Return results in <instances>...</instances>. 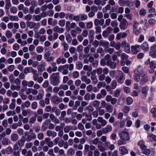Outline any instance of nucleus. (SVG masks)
<instances>
[{"mask_svg": "<svg viewBox=\"0 0 156 156\" xmlns=\"http://www.w3.org/2000/svg\"><path fill=\"white\" fill-rule=\"evenodd\" d=\"M59 73H53L50 77L51 83L54 86L58 85L60 83Z\"/></svg>", "mask_w": 156, "mask_h": 156, "instance_id": "obj_1", "label": "nucleus"}, {"mask_svg": "<svg viewBox=\"0 0 156 156\" xmlns=\"http://www.w3.org/2000/svg\"><path fill=\"white\" fill-rule=\"evenodd\" d=\"M124 77V76L123 73L120 71H118L116 78L119 83L122 84L123 83Z\"/></svg>", "mask_w": 156, "mask_h": 156, "instance_id": "obj_2", "label": "nucleus"}, {"mask_svg": "<svg viewBox=\"0 0 156 156\" xmlns=\"http://www.w3.org/2000/svg\"><path fill=\"white\" fill-rule=\"evenodd\" d=\"M119 135L121 139L126 141H128L130 139L128 133L126 131H122Z\"/></svg>", "mask_w": 156, "mask_h": 156, "instance_id": "obj_3", "label": "nucleus"}, {"mask_svg": "<svg viewBox=\"0 0 156 156\" xmlns=\"http://www.w3.org/2000/svg\"><path fill=\"white\" fill-rule=\"evenodd\" d=\"M51 100L54 104H58L62 101V98H60L56 95H54L52 97Z\"/></svg>", "mask_w": 156, "mask_h": 156, "instance_id": "obj_4", "label": "nucleus"}, {"mask_svg": "<svg viewBox=\"0 0 156 156\" xmlns=\"http://www.w3.org/2000/svg\"><path fill=\"white\" fill-rule=\"evenodd\" d=\"M128 22L126 20H124L120 22L119 27L121 29L126 30L127 27Z\"/></svg>", "mask_w": 156, "mask_h": 156, "instance_id": "obj_5", "label": "nucleus"}, {"mask_svg": "<svg viewBox=\"0 0 156 156\" xmlns=\"http://www.w3.org/2000/svg\"><path fill=\"white\" fill-rule=\"evenodd\" d=\"M106 65L109 66L112 69H115L116 66V63L114 62H112L111 60L106 62Z\"/></svg>", "mask_w": 156, "mask_h": 156, "instance_id": "obj_6", "label": "nucleus"}, {"mask_svg": "<svg viewBox=\"0 0 156 156\" xmlns=\"http://www.w3.org/2000/svg\"><path fill=\"white\" fill-rule=\"evenodd\" d=\"M140 46L136 44L135 46H133L131 47V51L133 54H136L138 52H139V50L137 49H139L140 48Z\"/></svg>", "mask_w": 156, "mask_h": 156, "instance_id": "obj_7", "label": "nucleus"}, {"mask_svg": "<svg viewBox=\"0 0 156 156\" xmlns=\"http://www.w3.org/2000/svg\"><path fill=\"white\" fill-rule=\"evenodd\" d=\"M112 130V126L110 125H108L105 128L102 129V131L104 133H107L110 132Z\"/></svg>", "mask_w": 156, "mask_h": 156, "instance_id": "obj_8", "label": "nucleus"}, {"mask_svg": "<svg viewBox=\"0 0 156 156\" xmlns=\"http://www.w3.org/2000/svg\"><path fill=\"white\" fill-rule=\"evenodd\" d=\"M53 31L56 33L61 34L64 31V29L62 27H59L58 26H56L53 28Z\"/></svg>", "mask_w": 156, "mask_h": 156, "instance_id": "obj_9", "label": "nucleus"}, {"mask_svg": "<svg viewBox=\"0 0 156 156\" xmlns=\"http://www.w3.org/2000/svg\"><path fill=\"white\" fill-rule=\"evenodd\" d=\"M98 121L99 122L101 123V125L102 126H105L107 124V121L103 119L101 117H99L98 118Z\"/></svg>", "mask_w": 156, "mask_h": 156, "instance_id": "obj_10", "label": "nucleus"}, {"mask_svg": "<svg viewBox=\"0 0 156 156\" xmlns=\"http://www.w3.org/2000/svg\"><path fill=\"white\" fill-rule=\"evenodd\" d=\"M135 74L141 75L143 74V69L142 67L139 66L138 68L134 70Z\"/></svg>", "mask_w": 156, "mask_h": 156, "instance_id": "obj_11", "label": "nucleus"}, {"mask_svg": "<svg viewBox=\"0 0 156 156\" xmlns=\"http://www.w3.org/2000/svg\"><path fill=\"white\" fill-rule=\"evenodd\" d=\"M122 46L125 45L124 49L126 52L129 53L130 51V47L129 44L126 43L125 42H123L122 43Z\"/></svg>", "mask_w": 156, "mask_h": 156, "instance_id": "obj_12", "label": "nucleus"}, {"mask_svg": "<svg viewBox=\"0 0 156 156\" xmlns=\"http://www.w3.org/2000/svg\"><path fill=\"white\" fill-rule=\"evenodd\" d=\"M89 36L90 43H91L94 40V31L93 30H90L89 31Z\"/></svg>", "mask_w": 156, "mask_h": 156, "instance_id": "obj_13", "label": "nucleus"}, {"mask_svg": "<svg viewBox=\"0 0 156 156\" xmlns=\"http://www.w3.org/2000/svg\"><path fill=\"white\" fill-rule=\"evenodd\" d=\"M140 47L143 50L145 51H148L149 50V46L147 43L146 42H144L140 46Z\"/></svg>", "mask_w": 156, "mask_h": 156, "instance_id": "obj_14", "label": "nucleus"}, {"mask_svg": "<svg viewBox=\"0 0 156 156\" xmlns=\"http://www.w3.org/2000/svg\"><path fill=\"white\" fill-rule=\"evenodd\" d=\"M109 43L107 41H104L103 40H101L100 41V46H103L105 48H108L109 47Z\"/></svg>", "mask_w": 156, "mask_h": 156, "instance_id": "obj_15", "label": "nucleus"}, {"mask_svg": "<svg viewBox=\"0 0 156 156\" xmlns=\"http://www.w3.org/2000/svg\"><path fill=\"white\" fill-rule=\"evenodd\" d=\"M50 121L49 120H45V121L43 122L42 128L43 131L46 130L48 128V124Z\"/></svg>", "mask_w": 156, "mask_h": 156, "instance_id": "obj_16", "label": "nucleus"}, {"mask_svg": "<svg viewBox=\"0 0 156 156\" xmlns=\"http://www.w3.org/2000/svg\"><path fill=\"white\" fill-rule=\"evenodd\" d=\"M46 134L48 137L52 136L55 137L57 135V133L56 132L50 130H48L47 131Z\"/></svg>", "mask_w": 156, "mask_h": 156, "instance_id": "obj_17", "label": "nucleus"}, {"mask_svg": "<svg viewBox=\"0 0 156 156\" xmlns=\"http://www.w3.org/2000/svg\"><path fill=\"white\" fill-rule=\"evenodd\" d=\"M149 88L147 86H145L142 88L141 92L143 95L146 97L148 94Z\"/></svg>", "mask_w": 156, "mask_h": 156, "instance_id": "obj_18", "label": "nucleus"}, {"mask_svg": "<svg viewBox=\"0 0 156 156\" xmlns=\"http://www.w3.org/2000/svg\"><path fill=\"white\" fill-rule=\"evenodd\" d=\"M21 88L20 85H15L14 84L12 83L11 84L10 86V89L12 90H16L19 91L20 90Z\"/></svg>", "mask_w": 156, "mask_h": 156, "instance_id": "obj_19", "label": "nucleus"}, {"mask_svg": "<svg viewBox=\"0 0 156 156\" xmlns=\"http://www.w3.org/2000/svg\"><path fill=\"white\" fill-rule=\"evenodd\" d=\"M119 150L121 151V154L124 155L128 153V151L125 146L120 147L119 148Z\"/></svg>", "mask_w": 156, "mask_h": 156, "instance_id": "obj_20", "label": "nucleus"}, {"mask_svg": "<svg viewBox=\"0 0 156 156\" xmlns=\"http://www.w3.org/2000/svg\"><path fill=\"white\" fill-rule=\"evenodd\" d=\"M10 138L13 142L16 141L19 139L18 135L16 133H13L10 136Z\"/></svg>", "mask_w": 156, "mask_h": 156, "instance_id": "obj_21", "label": "nucleus"}, {"mask_svg": "<svg viewBox=\"0 0 156 156\" xmlns=\"http://www.w3.org/2000/svg\"><path fill=\"white\" fill-rule=\"evenodd\" d=\"M127 36V34L125 33H120L117 34L116 38L117 39L119 40L121 37L124 38L126 37Z\"/></svg>", "mask_w": 156, "mask_h": 156, "instance_id": "obj_22", "label": "nucleus"}, {"mask_svg": "<svg viewBox=\"0 0 156 156\" xmlns=\"http://www.w3.org/2000/svg\"><path fill=\"white\" fill-rule=\"evenodd\" d=\"M30 105V102L28 101H25L24 103H23L21 105V107L22 109H23L25 107L27 108H29Z\"/></svg>", "mask_w": 156, "mask_h": 156, "instance_id": "obj_23", "label": "nucleus"}, {"mask_svg": "<svg viewBox=\"0 0 156 156\" xmlns=\"http://www.w3.org/2000/svg\"><path fill=\"white\" fill-rule=\"evenodd\" d=\"M36 138V136L35 133H33L32 135H29L26 138V140L29 142L31 141L32 139H35Z\"/></svg>", "mask_w": 156, "mask_h": 156, "instance_id": "obj_24", "label": "nucleus"}, {"mask_svg": "<svg viewBox=\"0 0 156 156\" xmlns=\"http://www.w3.org/2000/svg\"><path fill=\"white\" fill-rule=\"evenodd\" d=\"M148 80V77L145 74H143L141 79L140 83H144L147 82Z\"/></svg>", "mask_w": 156, "mask_h": 156, "instance_id": "obj_25", "label": "nucleus"}, {"mask_svg": "<svg viewBox=\"0 0 156 156\" xmlns=\"http://www.w3.org/2000/svg\"><path fill=\"white\" fill-rule=\"evenodd\" d=\"M57 69L51 66H49L47 69L46 70L47 72L49 73H51L52 72H55L57 71Z\"/></svg>", "mask_w": 156, "mask_h": 156, "instance_id": "obj_26", "label": "nucleus"}, {"mask_svg": "<svg viewBox=\"0 0 156 156\" xmlns=\"http://www.w3.org/2000/svg\"><path fill=\"white\" fill-rule=\"evenodd\" d=\"M142 149L143 150V153L146 155H148L151 152L150 150L147 148L146 146L145 147V148H144V149Z\"/></svg>", "mask_w": 156, "mask_h": 156, "instance_id": "obj_27", "label": "nucleus"}, {"mask_svg": "<svg viewBox=\"0 0 156 156\" xmlns=\"http://www.w3.org/2000/svg\"><path fill=\"white\" fill-rule=\"evenodd\" d=\"M37 68L39 72H42L45 70L44 66L42 64L39 65Z\"/></svg>", "mask_w": 156, "mask_h": 156, "instance_id": "obj_28", "label": "nucleus"}, {"mask_svg": "<svg viewBox=\"0 0 156 156\" xmlns=\"http://www.w3.org/2000/svg\"><path fill=\"white\" fill-rule=\"evenodd\" d=\"M150 67L151 69L153 70L156 68V62L152 61L151 62L150 64Z\"/></svg>", "mask_w": 156, "mask_h": 156, "instance_id": "obj_29", "label": "nucleus"}, {"mask_svg": "<svg viewBox=\"0 0 156 156\" xmlns=\"http://www.w3.org/2000/svg\"><path fill=\"white\" fill-rule=\"evenodd\" d=\"M96 72L97 73L98 75L102 74V69L101 68H99L97 69L96 70H94L92 71V73H95Z\"/></svg>", "mask_w": 156, "mask_h": 156, "instance_id": "obj_30", "label": "nucleus"}, {"mask_svg": "<svg viewBox=\"0 0 156 156\" xmlns=\"http://www.w3.org/2000/svg\"><path fill=\"white\" fill-rule=\"evenodd\" d=\"M10 20L12 21H18L19 20V18L17 16H10L9 17Z\"/></svg>", "mask_w": 156, "mask_h": 156, "instance_id": "obj_31", "label": "nucleus"}, {"mask_svg": "<svg viewBox=\"0 0 156 156\" xmlns=\"http://www.w3.org/2000/svg\"><path fill=\"white\" fill-rule=\"evenodd\" d=\"M117 82L115 80H113L111 83V86L112 89L114 90L116 87Z\"/></svg>", "mask_w": 156, "mask_h": 156, "instance_id": "obj_32", "label": "nucleus"}, {"mask_svg": "<svg viewBox=\"0 0 156 156\" xmlns=\"http://www.w3.org/2000/svg\"><path fill=\"white\" fill-rule=\"evenodd\" d=\"M138 145L140 146V148L142 149L145 148L146 146L144 144V142L143 140H140L138 143Z\"/></svg>", "mask_w": 156, "mask_h": 156, "instance_id": "obj_33", "label": "nucleus"}, {"mask_svg": "<svg viewBox=\"0 0 156 156\" xmlns=\"http://www.w3.org/2000/svg\"><path fill=\"white\" fill-rule=\"evenodd\" d=\"M32 68V67H26L24 70V73L27 74L28 73H31Z\"/></svg>", "mask_w": 156, "mask_h": 156, "instance_id": "obj_34", "label": "nucleus"}, {"mask_svg": "<svg viewBox=\"0 0 156 156\" xmlns=\"http://www.w3.org/2000/svg\"><path fill=\"white\" fill-rule=\"evenodd\" d=\"M127 101V105H130L131 104L133 101V100L132 98L130 97H128L126 98Z\"/></svg>", "mask_w": 156, "mask_h": 156, "instance_id": "obj_35", "label": "nucleus"}, {"mask_svg": "<svg viewBox=\"0 0 156 156\" xmlns=\"http://www.w3.org/2000/svg\"><path fill=\"white\" fill-rule=\"evenodd\" d=\"M106 85V83L105 82H99L98 84L97 87L98 88H100L101 87H104Z\"/></svg>", "mask_w": 156, "mask_h": 156, "instance_id": "obj_36", "label": "nucleus"}, {"mask_svg": "<svg viewBox=\"0 0 156 156\" xmlns=\"http://www.w3.org/2000/svg\"><path fill=\"white\" fill-rule=\"evenodd\" d=\"M62 45L63 47L64 50V51H66L68 49L69 46L65 42H63L62 43Z\"/></svg>", "mask_w": 156, "mask_h": 156, "instance_id": "obj_37", "label": "nucleus"}, {"mask_svg": "<svg viewBox=\"0 0 156 156\" xmlns=\"http://www.w3.org/2000/svg\"><path fill=\"white\" fill-rule=\"evenodd\" d=\"M44 95V92H43V93H39L36 96V100H41L43 98Z\"/></svg>", "mask_w": 156, "mask_h": 156, "instance_id": "obj_38", "label": "nucleus"}, {"mask_svg": "<svg viewBox=\"0 0 156 156\" xmlns=\"http://www.w3.org/2000/svg\"><path fill=\"white\" fill-rule=\"evenodd\" d=\"M106 109L108 112L111 113L113 110V107L111 105H108L106 107Z\"/></svg>", "mask_w": 156, "mask_h": 156, "instance_id": "obj_39", "label": "nucleus"}, {"mask_svg": "<svg viewBox=\"0 0 156 156\" xmlns=\"http://www.w3.org/2000/svg\"><path fill=\"white\" fill-rule=\"evenodd\" d=\"M5 35L7 37L9 38L12 36L13 34L10 31L8 30L6 32Z\"/></svg>", "mask_w": 156, "mask_h": 156, "instance_id": "obj_40", "label": "nucleus"}, {"mask_svg": "<svg viewBox=\"0 0 156 156\" xmlns=\"http://www.w3.org/2000/svg\"><path fill=\"white\" fill-rule=\"evenodd\" d=\"M126 143V140L123 139H120L118 141L117 144L119 145L125 144Z\"/></svg>", "mask_w": 156, "mask_h": 156, "instance_id": "obj_41", "label": "nucleus"}, {"mask_svg": "<svg viewBox=\"0 0 156 156\" xmlns=\"http://www.w3.org/2000/svg\"><path fill=\"white\" fill-rule=\"evenodd\" d=\"M83 70L85 71H91L92 68L91 66H88V65H85L83 68Z\"/></svg>", "mask_w": 156, "mask_h": 156, "instance_id": "obj_42", "label": "nucleus"}, {"mask_svg": "<svg viewBox=\"0 0 156 156\" xmlns=\"http://www.w3.org/2000/svg\"><path fill=\"white\" fill-rule=\"evenodd\" d=\"M91 79L93 81V82L94 83L96 84L98 83V80L97 79L95 75H92L91 76Z\"/></svg>", "mask_w": 156, "mask_h": 156, "instance_id": "obj_43", "label": "nucleus"}, {"mask_svg": "<svg viewBox=\"0 0 156 156\" xmlns=\"http://www.w3.org/2000/svg\"><path fill=\"white\" fill-rule=\"evenodd\" d=\"M10 11L11 13L16 14L17 12V9L16 7L13 6L10 8Z\"/></svg>", "mask_w": 156, "mask_h": 156, "instance_id": "obj_44", "label": "nucleus"}, {"mask_svg": "<svg viewBox=\"0 0 156 156\" xmlns=\"http://www.w3.org/2000/svg\"><path fill=\"white\" fill-rule=\"evenodd\" d=\"M34 22L32 21H28L27 22V27H30V28H33Z\"/></svg>", "mask_w": 156, "mask_h": 156, "instance_id": "obj_45", "label": "nucleus"}, {"mask_svg": "<svg viewBox=\"0 0 156 156\" xmlns=\"http://www.w3.org/2000/svg\"><path fill=\"white\" fill-rule=\"evenodd\" d=\"M66 39L69 43H70L72 40V37L69 34H68L66 35Z\"/></svg>", "mask_w": 156, "mask_h": 156, "instance_id": "obj_46", "label": "nucleus"}, {"mask_svg": "<svg viewBox=\"0 0 156 156\" xmlns=\"http://www.w3.org/2000/svg\"><path fill=\"white\" fill-rule=\"evenodd\" d=\"M100 102L97 100H95L94 101L93 103V106L95 107H98L100 105Z\"/></svg>", "mask_w": 156, "mask_h": 156, "instance_id": "obj_47", "label": "nucleus"}, {"mask_svg": "<svg viewBox=\"0 0 156 156\" xmlns=\"http://www.w3.org/2000/svg\"><path fill=\"white\" fill-rule=\"evenodd\" d=\"M130 110L129 107L128 106H126L124 107L122 110V111L124 113H127L129 112Z\"/></svg>", "mask_w": 156, "mask_h": 156, "instance_id": "obj_48", "label": "nucleus"}, {"mask_svg": "<svg viewBox=\"0 0 156 156\" xmlns=\"http://www.w3.org/2000/svg\"><path fill=\"white\" fill-rule=\"evenodd\" d=\"M94 2L95 4L97 5H104L101 0H94Z\"/></svg>", "mask_w": 156, "mask_h": 156, "instance_id": "obj_49", "label": "nucleus"}, {"mask_svg": "<svg viewBox=\"0 0 156 156\" xmlns=\"http://www.w3.org/2000/svg\"><path fill=\"white\" fill-rule=\"evenodd\" d=\"M44 136L43 133H40L37 135V138L39 140H42L44 139Z\"/></svg>", "mask_w": 156, "mask_h": 156, "instance_id": "obj_50", "label": "nucleus"}, {"mask_svg": "<svg viewBox=\"0 0 156 156\" xmlns=\"http://www.w3.org/2000/svg\"><path fill=\"white\" fill-rule=\"evenodd\" d=\"M95 33L96 34H98L100 33L101 32V27L99 26H96L95 27Z\"/></svg>", "mask_w": 156, "mask_h": 156, "instance_id": "obj_51", "label": "nucleus"}, {"mask_svg": "<svg viewBox=\"0 0 156 156\" xmlns=\"http://www.w3.org/2000/svg\"><path fill=\"white\" fill-rule=\"evenodd\" d=\"M151 112L152 114V116L154 118L156 117V108H154L151 109Z\"/></svg>", "mask_w": 156, "mask_h": 156, "instance_id": "obj_52", "label": "nucleus"}, {"mask_svg": "<svg viewBox=\"0 0 156 156\" xmlns=\"http://www.w3.org/2000/svg\"><path fill=\"white\" fill-rule=\"evenodd\" d=\"M74 153L75 150L73 149H70L67 151V154L69 155H73Z\"/></svg>", "mask_w": 156, "mask_h": 156, "instance_id": "obj_53", "label": "nucleus"}, {"mask_svg": "<svg viewBox=\"0 0 156 156\" xmlns=\"http://www.w3.org/2000/svg\"><path fill=\"white\" fill-rule=\"evenodd\" d=\"M65 21L63 20H60L58 21L59 25L62 27H63L65 26Z\"/></svg>", "mask_w": 156, "mask_h": 156, "instance_id": "obj_54", "label": "nucleus"}, {"mask_svg": "<svg viewBox=\"0 0 156 156\" xmlns=\"http://www.w3.org/2000/svg\"><path fill=\"white\" fill-rule=\"evenodd\" d=\"M2 144L4 145H7L9 144L8 139L7 138H4L2 140Z\"/></svg>", "mask_w": 156, "mask_h": 156, "instance_id": "obj_55", "label": "nucleus"}, {"mask_svg": "<svg viewBox=\"0 0 156 156\" xmlns=\"http://www.w3.org/2000/svg\"><path fill=\"white\" fill-rule=\"evenodd\" d=\"M123 89L124 92L126 94H128L130 92V88L128 87L124 86L123 87Z\"/></svg>", "mask_w": 156, "mask_h": 156, "instance_id": "obj_56", "label": "nucleus"}, {"mask_svg": "<svg viewBox=\"0 0 156 156\" xmlns=\"http://www.w3.org/2000/svg\"><path fill=\"white\" fill-rule=\"evenodd\" d=\"M22 85L23 86V88H24V90L27 89L26 86L28 85V82L26 80H23L22 82Z\"/></svg>", "mask_w": 156, "mask_h": 156, "instance_id": "obj_57", "label": "nucleus"}, {"mask_svg": "<svg viewBox=\"0 0 156 156\" xmlns=\"http://www.w3.org/2000/svg\"><path fill=\"white\" fill-rule=\"evenodd\" d=\"M105 75L102 74L99 75L98 76V79L100 81H103L105 79Z\"/></svg>", "mask_w": 156, "mask_h": 156, "instance_id": "obj_58", "label": "nucleus"}, {"mask_svg": "<svg viewBox=\"0 0 156 156\" xmlns=\"http://www.w3.org/2000/svg\"><path fill=\"white\" fill-rule=\"evenodd\" d=\"M38 104L36 101L33 102L31 104V107L32 109H35L37 108Z\"/></svg>", "mask_w": 156, "mask_h": 156, "instance_id": "obj_59", "label": "nucleus"}, {"mask_svg": "<svg viewBox=\"0 0 156 156\" xmlns=\"http://www.w3.org/2000/svg\"><path fill=\"white\" fill-rule=\"evenodd\" d=\"M97 52L98 53L101 54H104V49L101 47H99L97 49Z\"/></svg>", "mask_w": 156, "mask_h": 156, "instance_id": "obj_60", "label": "nucleus"}, {"mask_svg": "<svg viewBox=\"0 0 156 156\" xmlns=\"http://www.w3.org/2000/svg\"><path fill=\"white\" fill-rule=\"evenodd\" d=\"M36 119V116H33L30 119L29 123L31 124H33L35 122Z\"/></svg>", "mask_w": 156, "mask_h": 156, "instance_id": "obj_61", "label": "nucleus"}, {"mask_svg": "<svg viewBox=\"0 0 156 156\" xmlns=\"http://www.w3.org/2000/svg\"><path fill=\"white\" fill-rule=\"evenodd\" d=\"M120 94V91L118 90H116L114 93V96L115 97H118L119 96Z\"/></svg>", "mask_w": 156, "mask_h": 156, "instance_id": "obj_62", "label": "nucleus"}, {"mask_svg": "<svg viewBox=\"0 0 156 156\" xmlns=\"http://www.w3.org/2000/svg\"><path fill=\"white\" fill-rule=\"evenodd\" d=\"M70 126H66L64 128V131L65 133H69L70 130H71L70 129Z\"/></svg>", "mask_w": 156, "mask_h": 156, "instance_id": "obj_63", "label": "nucleus"}, {"mask_svg": "<svg viewBox=\"0 0 156 156\" xmlns=\"http://www.w3.org/2000/svg\"><path fill=\"white\" fill-rule=\"evenodd\" d=\"M98 149L101 152H104L105 150V148L104 147L100 144L98 145Z\"/></svg>", "mask_w": 156, "mask_h": 156, "instance_id": "obj_64", "label": "nucleus"}]
</instances>
